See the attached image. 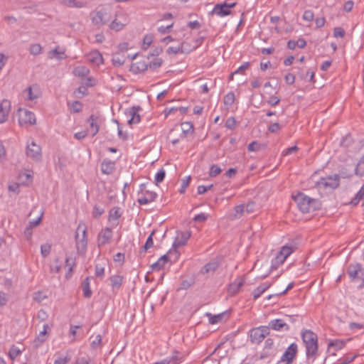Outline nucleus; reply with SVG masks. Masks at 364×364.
Wrapping results in <instances>:
<instances>
[{
    "label": "nucleus",
    "mask_w": 364,
    "mask_h": 364,
    "mask_svg": "<svg viewBox=\"0 0 364 364\" xmlns=\"http://www.w3.org/2000/svg\"><path fill=\"white\" fill-rule=\"evenodd\" d=\"M112 237V231L110 228H106L102 229L97 238L98 246H103L106 245Z\"/></svg>",
    "instance_id": "14"
},
{
    "label": "nucleus",
    "mask_w": 364,
    "mask_h": 364,
    "mask_svg": "<svg viewBox=\"0 0 364 364\" xmlns=\"http://www.w3.org/2000/svg\"><path fill=\"white\" fill-rule=\"evenodd\" d=\"M49 58H56L58 60L65 59L66 58V55L65 54V51H59L58 47H56L55 48L53 49L49 52Z\"/></svg>",
    "instance_id": "33"
},
{
    "label": "nucleus",
    "mask_w": 364,
    "mask_h": 364,
    "mask_svg": "<svg viewBox=\"0 0 364 364\" xmlns=\"http://www.w3.org/2000/svg\"><path fill=\"white\" fill-rule=\"evenodd\" d=\"M235 96L233 92H230L224 97L223 101L225 106L230 107L235 102Z\"/></svg>",
    "instance_id": "40"
},
{
    "label": "nucleus",
    "mask_w": 364,
    "mask_h": 364,
    "mask_svg": "<svg viewBox=\"0 0 364 364\" xmlns=\"http://www.w3.org/2000/svg\"><path fill=\"white\" fill-rule=\"evenodd\" d=\"M191 235L189 231L179 232L173 243V247L176 249L186 245Z\"/></svg>",
    "instance_id": "13"
},
{
    "label": "nucleus",
    "mask_w": 364,
    "mask_h": 364,
    "mask_svg": "<svg viewBox=\"0 0 364 364\" xmlns=\"http://www.w3.org/2000/svg\"><path fill=\"white\" fill-rule=\"evenodd\" d=\"M61 268V264L59 259H55L53 264L50 265V272L58 273Z\"/></svg>",
    "instance_id": "54"
},
{
    "label": "nucleus",
    "mask_w": 364,
    "mask_h": 364,
    "mask_svg": "<svg viewBox=\"0 0 364 364\" xmlns=\"http://www.w3.org/2000/svg\"><path fill=\"white\" fill-rule=\"evenodd\" d=\"M282 126L279 123H274L269 126L268 131L271 133H277L281 129Z\"/></svg>",
    "instance_id": "62"
},
{
    "label": "nucleus",
    "mask_w": 364,
    "mask_h": 364,
    "mask_svg": "<svg viewBox=\"0 0 364 364\" xmlns=\"http://www.w3.org/2000/svg\"><path fill=\"white\" fill-rule=\"evenodd\" d=\"M153 42V37L151 35H146L143 38V44L141 48L143 50H147Z\"/></svg>",
    "instance_id": "48"
},
{
    "label": "nucleus",
    "mask_w": 364,
    "mask_h": 364,
    "mask_svg": "<svg viewBox=\"0 0 364 364\" xmlns=\"http://www.w3.org/2000/svg\"><path fill=\"white\" fill-rule=\"evenodd\" d=\"M298 346L296 343H291L284 351L280 360L277 362L279 364H291L296 357Z\"/></svg>",
    "instance_id": "5"
},
{
    "label": "nucleus",
    "mask_w": 364,
    "mask_h": 364,
    "mask_svg": "<svg viewBox=\"0 0 364 364\" xmlns=\"http://www.w3.org/2000/svg\"><path fill=\"white\" fill-rule=\"evenodd\" d=\"M28 92V99L29 100H33L39 97V92H38V87L36 85H33L32 86H30L27 89Z\"/></svg>",
    "instance_id": "27"
},
{
    "label": "nucleus",
    "mask_w": 364,
    "mask_h": 364,
    "mask_svg": "<svg viewBox=\"0 0 364 364\" xmlns=\"http://www.w3.org/2000/svg\"><path fill=\"white\" fill-rule=\"evenodd\" d=\"M344 346H345V341H341V340L331 341L328 344L329 347H334L336 348V350H340V349L343 348L344 347Z\"/></svg>",
    "instance_id": "51"
},
{
    "label": "nucleus",
    "mask_w": 364,
    "mask_h": 364,
    "mask_svg": "<svg viewBox=\"0 0 364 364\" xmlns=\"http://www.w3.org/2000/svg\"><path fill=\"white\" fill-rule=\"evenodd\" d=\"M340 175L334 174L327 177H322L316 182V186L319 188L334 190L340 185Z\"/></svg>",
    "instance_id": "4"
},
{
    "label": "nucleus",
    "mask_w": 364,
    "mask_h": 364,
    "mask_svg": "<svg viewBox=\"0 0 364 364\" xmlns=\"http://www.w3.org/2000/svg\"><path fill=\"white\" fill-rule=\"evenodd\" d=\"M75 95L77 97H81L87 94V88L85 86L79 87L75 91Z\"/></svg>",
    "instance_id": "60"
},
{
    "label": "nucleus",
    "mask_w": 364,
    "mask_h": 364,
    "mask_svg": "<svg viewBox=\"0 0 364 364\" xmlns=\"http://www.w3.org/2000/svg\"><path fill=\"white\" fill-rule=\"evenodd\" d=\"M333 36L336 38H343L345 36V31L341 27H336L333 30Z\"/></svg>",
    "instance_id": "64"
},
{
    "label": "nucleus",
    "mask_w": 364,
    "mask_h": 364,
    "mask_svg": "<svg viewBox=\"0 0 364 364\" xmlns=\"http://www.w3.org/2000/svg\"><path fill=\"white\" fill-rule=\"evenodd\" d=\"M166 176V171L164 168L160 169L155 176V183L158 185L159 183H161Z\"/></svg>",
    "instance_id": "50"
},
{
    "label": "nucleus",
    "mask_w": 364,
    "mask_h": 364,
    "mask_svg": "<svg viewBox=\"0 0 364 364\" xmlns=\"http://www.w3.org/2000/svg\"><path fill=\"white\" fill-rule=\"evenodd\" d=\"M127 22H122L117 18L114 19L109 25V28L115 31H119L123 29Z\"/></svg>",
    "instance_id": "34"
},
{
    "label": "nucleus",
    "mask_w": 364,
    "mask_h": 364,
    "mask_svg": "<svg viewBox=\"0 0 364 364\" xmlns=\"http://www.w3.org/2000/svg\"><path fill=\"white\" fill-rule=\"evenodd\" d=\"M182 127V137H186L188 134L193 132V125L189 122H183L181 124Z\"/></svg>",
    "instance_id": "31"
},
{
    "label": "nucleus",
    "mask_w": 364,
    "mask_h": 364,
    "mask_svg": "<svg viewBox=\"0 0 364 364\" xmlns=\"http://www.w3.org/2000/svg\"><path fill=\"white\" fill-rule=\"evenodd\" d=\"M293 252V249L290 246H284L279 252L282 255H283L285 258H287L289 255H290Z\"/></svg>",
    "instance_id": "55"
},
{
    "label": "nucleus",
    "mask_w": 364,
    "mask_h": 364,
    "mask_svg": "<svg viewBox=\"0 0 364 364\" xmlns=\"http://www.w3.org/2000/svg\"><path fill=\"white\" fill-rule=\"evenodd\" d=\"M206 316L208 317L210 323L215 324L221 322L224 317L228 316V313L227 311H225L217 315H213L210 313H207Z\"/></svg>",
    "instance_id": "25"
},
{
    "label": "nucleus",
    "mask_w": 364,
    "mask_h": 364,
    "mask_svg": "<svg viewBox=\"0 0 364 364\" xmlns=\"http://www.w3.org/2000/svg\"><path fill=\"white\" fill-rule=\"evenodd\" d=\"M10 110L11 102L6 99L3 100L0 103V124H3L8 120Z\"/></svg>",
    "instance_id": "12"
},
{
    "label": "nucleus",
    "mask_w": 364,
    "mask_h": 364,
    "mask_svg": "<svg viewBox=\"0 0 364 364\" xmlns=\"http://www.w3.org/2000/svg\"><path fill=\"white\" fill-rule=\"evenodd\" d=\"M184 44H185V43H182L181 44V46H171L167 49L166 53L168 54H175V55H176L178 53H183L185 52Z\"/></svg>",
    "instance_id": "35"
},
{
    "label": "nucleus",
    "mask_w": 364,
    "mask_h": 364,
    "mask_svg": "<svg viewBox=\"0 0 364 364\" xmlns=\"http://www.w3.org/2000/svg\"><path fill=\"white\" fill-rule=\"evenodd\" d=\"M42 47L40 44H33L29 48V51L32 55H36L41 53Z\"/></svg>",
    "instance_id": "53"
},
{
    "label": "nucleus",
    "mask_w": 364,
    "mask_h": 364,
    "mask_svg": "<svg viewBox=\"0 0 364 364\" xmlns=\"http://www.w3.org/2000/svg\"><path fill=\"white\" fill-rule=\"evenodd\" d=\"M141 110L140 106H133L125 110L124 114L129 118L127 121L129 125L132 126L140 122L141 117L139 112Z\"/></svg>",
    "instance_id": "7"
},
{
    "label": "nucleus",
    "mask_w": 364,
    "mask_h": 364,
    "mask_svg": "<svg viewBox=\"0 0 364 364\" xmlns=\"http://www.w3.org/2000/svg\"><path fill=\"white\" fill-rule=\"evenodd\" d=\"M76 248L79 254H84L87 245V229L83 223H80L77 228L76 235Z\"/></svg>",
    "instance_id": "3"
},
{
    "label": "nucleus",
    "mask_w": 364,
    "mask_h": 364,
    "mask_svg": "<svg viewBox=\"0 0 364 364\" xmlns=\"http://www.w3.org/2000/svg\"><path fill=\"white\" fill-rule=\"evenodd\" d=\"M115 169V163L108 159H105L101 164V171L102 173L111 174Z\"/></svg>",
    "instance_id": "18"
},
{
    "label": "nucleus",
    "mask_w": 364,
    "mask_h": 364,
    "mask_svg": "<svg viewBox=\"0 0 364 364\" xmlns=\"http://www.w3.org/2000/svg\"><path fill=\"white\" fill-rule=\"evenodd\" d=\"M126 58L124 53L117 52L112 55V62L114 66L120 67L125 63Z\"/></svg>",
    "instance_id": "23"
},
{
    "label": "nucleus",
    "mask_w": 364,
    "mask_h": 364,
    "mask_svg": "<svg viewBox=\"0 0 364 364\" xmlns=\"http://www.w3.org/2000/svg\"><path fill=\"white\" fill-rule=\"evenodd\" d=\"M235 5V2L218 4L214 6L212 13L218 16L223 17L230 14V9L233 8Z\"/></svg>",
    "instance_id": "10"
},
{
    "label": "nucleus",
    "mask_w": 364,
    "mask_h": 364,
    "mask_svg": "<svg viewBox=\"0 0 364 364\" xmlns=\"http://www.w3.org/2000/svg\"><path fill=\"white\" fill-rule=\"evenodd\" d=\"M171 252L169 251L167 254L161 256L156 262L151 265V269L153 271H159L161 269L166 263L170 260V255Z\"/></svg>",
    "instance_id": "15"
},
{
    "label": "nucleus",
    "mask_w": 364,
    "mask_h": 364,
    "mask_svg": "<svg viewBox=\"0 0 364 364\" xmlns=\"http://www.w3.org/2000/svg\"><path fill=\"white\" fill-rule=\"evenodd\" d=\"M90 277H87L82 283L83 295L85 298H90L92 296V291L90 287Z\"/></svg>",
    "instance_id": "29"
},
{
    "label": "nucleus",
    "mask_w": 364,
    "mask_h": 364,
    "mask_svg": "<svg viewBox=\"0 0 364 364\" xmlns=\"http://www.w3.org/2000/svg\"><path fill=\"white\" fill-rule=\"evenodd\" d=\"M24 114H25L24 122L26 123H28L30 124H34L36 123V117L33 112L26 110L24 112Z\"/></svg>",
    "instance_id": "44"
},
{
    "label": "nucleus",
    "mask_w": 364,
    "mask_h": 364,
    "mask_svg": "<svg viewBox=\"0 0 364 364\" xmlns=\"http://www.w3.org/2000/svg\"><path fill=\"white\" fill-rule=\"evenodd\" d=\"M286 259L287 258L278 252L277 256L272 260L271 269H276L285 262Z\"/></svg>",
    "instance_id": "30"
},
{
    "label": "nucleus",
    "mask_w": 364,
    "mask_h": 364,
    "mask_svg": "<svg viewBox=\"0 0 364 364\" xmlns=\"http://www.w3.org/2000/svg\"><path fill=\"white\" fill-rule=\"evenodd\" d=\"M120 208L118 207H114L109 210V220H117L121 217Z\"/></svg>",
    "instance_id": "39"
},
{
    "label": "nucleus",
    "mask_w": 364,
    "mask_h": 364,
    "mask_svg": "<svg viewBox=\"0 0 364 364\" xmlns=\"http://www.w3.org/2000/svg\"><path fill=\"white\" fill-rule=\"evenodd\" d=\"M355 171L357 175L364 176V155L357 164Z\"/></svg>",
    "instance_id": "45"
},
{
    "label": "nucleus",
    "mask_w": 364,
    "mask_h": 364,
    "mask_svg": "<svg viewBox=\"0 0 364 364\" xmlns=\"http://www.w3.org/2000/svg\"><path fill=\"white\" fill-rule=\"evenodd\" d=\"M21 353V351L19 350V348L14 345H13L9 351V356L11 358V360H15L20 354Z\"/></svg>",
    "instance_id": "43"
},
{
    "label": "nucleus",
    "mask_w": 364,
    "mask_h": 364,
    "mask_svg": "<svg viewBox=\"0 0 364 364\" xmlns=\"http://www.w3.org/2000/svg\"><path fill=\"white\" fill-rule=\"evenodd\" d=\"M87 60L97 65L103 63V58L101 53L97 50L90 53L87 55Z\"/></svg>",
    "instance_id": "22"
},
{
    "label": "nucleus",
    "mask_w": 364,
    "mask_h": 364,
    "mask_svg": "<svg viewBox=\"0 0 364 364\" xmlns=\"http://www.w3.org/2000/svg\"><path fill=\"white\" fill-rule=\"evenodd\" d=\"M314 14L311 10H306L303 14V19L306 21H311L314 20Z\"/></svg>",
    "instance_id": "61"
},
{
    "label": "nucleus",
    "mask_w": 364,
    "mask_h": 364,
    "mask_svg": "<svg viewBox=\"0 0 364 364\" xmlns=\"http://www.w3.org/2000/svg\"><path fill=\"white\" fill-rule=\"evenodd\" d=\"M236 126V120L233 117H229L225 122V127L229 129H234Z\"/></svg>",
    "instance_id": "58"
},
{
    "label": "nucleus",
    "mask_w": 364,
    "mask_h": 364,
    "mask_svg": "<svg viewBox=\"0 0 364 364\" xmlns=\"http://www.w3.org/2000/svg\"><path fill=\"white\" fill-rule=\"evenodd\" d=\"M293 198L303 213H310L319 208L320 203L318 200L310 198L303 193H299L294 196Z\"/></svg>",
    "instance_id": "1"
},
{
    "label": "nucleus",
    "mask_w": 364,
    "mask_h": 364,
    "mask_svg": "<svg viewBox=\"0 0 364 364\" xmlns=\"http://www.w3.org/2000/svg\"><path fill=\"white\" fill-rule=\"evenodd\" d=\"M155 231L153 230L150 235L148 237L144 245L141 247V250H140V255H141L143 252H146L149 249L153 247L154 245V241H153V235H154Z\"/></svg>",
    "instance_id": "32"
},
{
    "label": "nucleus",
    "mask_w": 364,
    "mask_h": 364,
    "mask_svg": "<svg viewBox=\"0 0 364 364\" xmlns=\"http://www.w3.org/2000/svg\"><path fill=\"white\" fill-rule=\"evenodd\" d=\"M104 213V209L100 207V206H98V205H95L94 208H93V212H92V214H93V216L95 218H99Z\"/></svg>",
    "instance_id": "63"
},
{
    "label": "nucleus",
    "mask_w": 364,
    "mask_h": 364,
    "mask_svg": "<svg viewBox=\"0 0 364 364\" xmlns=\"http://www.w3.org/2000/svg\"><path fill=\"white\" fill-rule=\"evenodd\" d=\"M363 198H364V192L359 190V191L355 194V196L350 201L349 204L351 205L352 206H356Z\"/></svg>",
    "instance_id": "42"
},
{
    "label": "nucleus",
    "mask_w": 364,
    "mask_h": 364,
    "mask_svg": "<svg viewBox=\"0 0 364 364\" xmlns=\"http://www.w3.org/2000/svg\"><path fill=\"white\" fill-rule=\"evenodd\" d=\"M147 69L148 63L144 60L132 63L130 68V70L134 74L144 73L147 70Z\"/></svg>",
    "instance_id": "19"
},
{
    "label": "nucleus",
    "mask_w": 364,
    "mask_h": 364,
    "mask_svg": "<svg viewBox=\"0 0 364 364\" xmlns=\"http://www.w3.org/2000/svg\"><path fill=\"white\" fill-rule=\"evenodd\" d=\"M301 338L305 343L306 356L315 355L318 350V338L316 334L311 330H306L301 333Z\"/></svg>",
    "instance_id": "2"
},
{
    "label": "nucleus",
    "mask_w": 364,
    "mask_h": 364,
    "mask_svg": "<svg viewBox=\"0 0 364 364\" xmlns=\"http://www.w3.org/2000/svg\"><path fill=\"white\" fill-rule=\"evenodd\" d=\"M250 339L254 343H259L264 340V338L256 328L250 331Z\"/></svg>",
    "instance_id": "26"
},
{
    "label": "nucleus",
    "mask_w": 364,
    "mask_h": 364,
    "mask_svg": "<svg viewBox=\"0 0 364 364\" xmlns=\"http://www.w3.org/2000/svg\"><path fill=\"white\" fill-rule=\"evenodd\" d=\"M269 327L274 331H280L283 328L287 331L289 328V326L279 318L272 320L269 322Z\"/></svg>",
    "instance_id": "21"
},
{
    "label": "nucleus",
    "mask_w": 364,
    "mask_h": 364,
    "mask_svg": "<svg viewBox=\"0 0 364 364\" xmlns=\"http://www.w3.org/2000/svg\"><path fill=\"white\" fill-rule=\"evenodd\" d=\"M51 251V245L49 243L43 244L41 246V253L43 257H46Z\"/></svg>",
    "instance_id": "46"
},
{
    "label": "nucleus",
    "mask_w": 364,
    "mask_h": 364,
    "mask_svg": "<svg viewBox=\"0 0 364 364\" xmlns=\"http://www.w3.org/2000/svg\"><path fill=\"white\" fill-rule=\"evenodd\" d=\"M157 194L155 192L151 191H145L144 196L139 197L137 201L140 205H146L155 200Z\"/></svg>",
    "instance_id": "16"
},
{
    "label": "nucleus",
    "mask_w": 364,
    "mask_h": 364,
    "mask_svg": "<svg viewBox=\"0 0 364 364\" xmlns=\"http://www.w3.org/2000/svg\"><path fill=\"white\" fill-rule=\"evenodd\" d=\"M245 211V205L243 204L237 205L234 208V213L231 215L232 219L239 218L242 216Z\"/></svg>",
    "instance_id": "41"
},
{
    "label": "nucleus",
    "mask_w": 364,
    "mask_h": 364,
    "mask_svg": "<svg viewBox=\"0 0 364 364\" xmlns=\"http://www.w3.org/2000/svg\"><path fill=\"white\" fill-rule=\"evenodd\" d=\"M111 286L114 289H118L122 284L123 277L120 275H113L109 278Z\"/></svg>",
    "instance_id": "28"
},
{
    "label": "nucleus",
    "mask_w": 364,
    "mask_h": 364,
    "mask_svg": "<svg viewBox=\"0 0 364 364\" xmlns=\"http://www.w3.org/2000/svg\"><path fill=\"white\" fill-rule=\"evenodd\" d=\"M250 66V63L248 62L245 63L242 65H240L234 73H232L230 76V80H232V77L235 74L242 73L245 70H247Z\"/></svg>",
    "instance_id": "52"
},
{
    "label": "nucleus",
    "mask_w": 364,
    "mask_h": 364,
    "mask_svg": "<svg viewBox=\"0 0 364 364\" xmlns=\"http://www.w3.org/2000/svg\"><path fill=\"white\" fill-rule=\"evenodd\" d=\"M49 330H50L49 326L44 324L43 330L39 333L33 342V347L34 348H38L47 340Z\"/></svg>",
    "instance_id": "11"
},
{
    "label": "nucleus",
    "mask_w": 364,
    "mask_h": 364,
    "mask_svg": "<svg viewBox=\"0 0 364 364\" xmlns=\"http://www.w3.org/2000/svg\"><path fill=\"white\" fill-rule=\"evenodd\" d=\"M65 4L69 7L81 8L84 6L82 2L77 0H65Z\"/></svg>",
    "instance_id": "57"
},
{
    "label": "nucleus",
    "mask_w": 364,
    "mask_h": 364,
    "mask_svg": "<svg viewBox=\"0 0 364 364\" xmlns=\"http://www.w3.org/2000/svg\"><path fill=\"white\" fill-rule=\"evenodd\" d=\"M110 15L105 10L95 12L92 17V23L97 28L110 21Z\"/></svg>",
    "instance_id": "9"
},
{
    "label": "nucleus",
    "mask_w": 364,
    "mask_h": 364,
    "mask_svg": "<svg viewBox=\"0 0 364 364\" xmlns=\"http://www.w3.org/2000/svg\"><path fill=\"white\" fill-rule=\"evenodd\" d=\"M244 282V279H240L238 282L232 283L230 285L229 291L234 294L237 293L240 291V288L243 286Z\"/></svg>",
    "instance_id": "37"
},
{
    "label": "nucleus",
    "mask_w": 364,
    "mask_h": 364,
    "mask_svg": "<svg viewBox=\"0 0 364 364\" xmlns=\"http://www.w3.org/2000/svg\"><path fill=\"white\" fill-rule=\"evenodd\" d=\"M222 171V169L217 164H213L210 168L209 176L210 177H215L220 174Z\"/></svg>",
    "instance_id": "49"
},
{
    "label": "nucleus",
    "mask_w": 364,
    "mask_h": 364,
    "mask_svg": "<svg viewBox=\"0 0 364 364\" xmlns=\"http://www.w3.org/2000/svg\"><path fill=\"white\" fill-rule=\"evenodd\" d=\"M191 176H186L184 179L182 180V183L181 188L179 189V192L181 193H183L186 191V188L188 186L191 182Z\"/></svg>",
    "instance_id": "56"
},
{
    "label": "nucleus",
    "mask_w": 364,
    "mask_h": 364,
    "mask_svg": "<svg viewBox=\"0 0 364 364\" xmlns=\"http://www.w3.org/2000/svg\"><path fill=\"white\" fill-rule=\"evenodd\" d=\"M98 121L99 118L94 114H91L87 119V122L89 124L90 130L92 133V136L96 135L99 132Z\"/></svg>",
    "instance_id": "17"
},
{
    "label": "nucleus",
    "mask_w": 364,
    "mask_h": 364,
    "mask_svg": "<svg viewBox=\"0 0 364 364\" xmlns=\"http://www.w3.org/2000/svg\"><path fill=\"white\" fill-rule=\"evenodd\" d=\"M271 285V283L265 282L257 287L252 292L254 299H257Z\"/></svg>",
    "instance_id": "24"
},
{
    "label": "nucleus",
    "mask_w": 364,
    "mask_h": 364,
    "mask_svg": "<svg viewBox=\"0 0 364 364\" xmlns=\"http://www.w3.org/2000/svg\"><path fill=\"white\" fill-rule=\"evenodd\" d=\"M220 263L218 261L214 259L207 263L200 270L201 274H213L219 267Z\"/></svg>",
    "instance_id": "20"
},
{
    "label": "nucleus",
    "mask_w": 364,
    "mask_h": 364,
    "mask_svg": "<svg viewBox=\"0 0 364 364\" xmlns=\"http://www.w3.org/2000/svg\"><path fill=\"white\" fill-rule=\"evenodd\" d=\"M95 274L97 277L102 279L105 276V268L98 264H96Z\"/></svg>",
    "instance_id": "59"
},
{
    "label": "nucleus",
    "mask_w": 364,
    "mask_h": 364,
    "mask_svg": "<svg viewBox=\"0 0 364 364\" xmlns=\"http://www.w3.org/2000/svg\"><path fill=\"white\" fill-rule=\"evenodd\" d=\"M163 60L161 58H156L148 64V68L155 70L161 66Z\"/></svg>",
    "instance_id": "47"
},
{
    "label": "nucleus",
    "mask_w": 364,
    "mask_h": 364,
    "mask_svg": "<svg viewBox=\"0 0 364 364\" xmlns=\"http://www.w3.org/2000/svg\"><path fill=\"white\" fill-rule=\"evenodd\" d=\"M90 70L85 66H77L74 68L73 74L75 76L84 77L89 73Z\"/></svg>",
    "instance_id": "36"
},
{
    "label": "nucleus",
    "mask_w": 364,
    "mask_h": 364,
    "mask_svg": "<svg viewBox=\"0 0 364 364\" xmlns=\"http://www.w3.org/2000/svg\"><path fill=\"white\" fill-rule=\"evenodd\" d=\"M75 265V258L67 257L65 259V267L68 268V272L66 274V277L68 278L69 275L73 272V269Z\"/></svg>",
    "instance_id": "38"
},
{
    "label": "nucleus",
    "mask_w": 364,
    "mask_h": 364,
    "mask_svg": "<svg viewBox=\"0 0 364 364\" xmlns=\"http://www.w3.org/2000/svg\"><path fill=\"white\" fill-rule=\"evenodd\" d=\"M364 268L363 264L359 262L351 263L348 264L347 267V274L349 277V279L355 280L358 278V272H363ZM364 288V277L362 279V282L358 286V289H362Z\"/></svg>",
    "instance_id": "6"
},
{
    "label": "nucleus",
    "mask_w": 364,
    "mask_h": 364,
    "mask_svg": "<svg viewBox=\"0 0 364 364\" xmlns=\"http://www.w3.org/2000/svg\"><path fill=\"white\" fill-rule=\"evenodd\" d=\"M26 154L28 157L35 161H41L42 157L41 148L34 141H31L30 144H27Z\"/></svg>",
    "instance_id": "8"
}]
</instances>
